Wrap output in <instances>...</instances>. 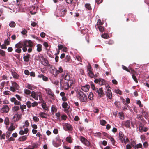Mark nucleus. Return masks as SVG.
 I'll return each mask as SVG.
<instances>
[{
    "label": "nucleus",
    "instance_id": "nucleus-1",
    "mask_svg": "<svg viewBox=\"0 0 149 149\" xmlns=\"http://www.w3.org/2000/svg\"><path fill=\"white\" fill-rule=\"evenodd\" d=\"M77 97L81 102H86L88 99L86 95L81 90L78 91L77 94Z\"/></svg>",
    "mask_w": 149,
    "mask_h": 149
},
{
    "label": "nucleus",
    "instance_id": "nucleus-2",
    "mask_svg": "<svg viewBox=\"0 0 149 149\" xmlns=\"http://www.w3.org/2000/svg\"><path fill=\"white\" fill-rule=\"evenodd\" d=\"M24 46L22 48V50L24 52H26L27 50V47H32L33 46V42L31 40H24Z\"/></svg>",
    "mask_w": 149,
    "mask_h": 149
},
{
    "label": "nucleus",
    "instance_id": "nucleus-3",
    "mask_svg": "<svg viewBox=\"0 0 149 149\" xmlns=\"http://www.w3.org/2000/svg\"><path fill=\"white\" fill-rule=\"evenodd\" d=\"M12 86L10 87V90L13 92L15 91V89L18 90L19 88V85L15 82L11 81Z\"/></svg>",
    "mask_w": 149,
    "mask_h": 149
},
{
    "label": "nucleus",
    "instance_id": "nucleus-4",
    "mask_svg": "<svg viewBox=\"0 0 149 149\" xmlns=\"http://www.w3.org/2000/svg\"><path fill=\"white\" fill-rule=\"evenodd\" d=\"M95 91L98 93L99 96L100 97L104 95V93L103 91L102 87L99 88H95Z\"/></svg>",
    "mask_w": 149,
    "mask_h": 149
},
{
    "label": "nucleus",
    "instance_id": "nucleus-5",
    "mask_svg": "<svg viewBox=\"0 0 149 149\" xmlns=\"http://www.w3.org/2000/svg\"><path fill=\"white\" fill-rule=\"evenodd\" d=\"M110 87L109 85L106 87L107 91L106 92V95L110 99H111L112 97V94L110 90L109 89Z\"/></svg>",
    "mask_w": 149,
    "mask_h": 149
},
{
    "label": "nucleus",
    "instance_id": "nucleus-6",
    "mask_svg": "<svg viewBox=\"0 0 149 149\" xmlns=\"http://www.w3.org/2000/svg\"><path fill=\"white\" fill-rule=\"evenodd\" d=\"M94 82L96 83H98L101 86L104 85L105 83V80L100 78L95 79L94 80Z\"/></svg>",
    "mask_w": 149,
    "mask_h": 149
},
{
    "label": "nucleus",
    "instance_id": "nucleus-7",
    "mask_svg": "<svg viewBox=\"0 0 149 149\" xmlns=\"http://www.w3.org/2000/svg\"><path fill=\"white\" fill-rule=\"evenodd\" d=\"M9 108L8 105L3 106L1 110V112L2 113H6L9 111Z\"/></svg>",
    "mask_w": 149,
    "mask_h": 149
},
{
    "label": "nucleus",
    "instance_id": "nucleus-8",
    "mask_svg": "<svg viewBox=\"0 0 149 149\" xmlns=\"http://www.w3.org/2000/svg\"><path fill=\"white\" fill-rule=\"evenodd\" d=\"M119 137L121 141L123 143H125V136L123 132L121 131H120L119 132Z\"/></svg>",
    "mask_w": 149,
    "mask_h": 149
},
{
    "label": "nucleus",
    "instance_id": "nucleus-9",
    "mask_svg": "<svg viewBox=\"0 0 149 149\" xmlns=\"http://www.w3.org/2000/svg\"><path fill=\"white\" fill-rule=\"evenodd\" d=\"M54 71L55 72V73L54 74V72L53 74L54 75V76L56 77L57 76V74H58L61 73L63 72V70L62 68L61 67H60L59 68L58 70H57L56 69H55Z\"/></svg>",
    "mask_w": 149,
    "mask_h": 149
},
{
    "label": "nucleus",
    "instance_id": "nucleus-10",
    "mask_svg": "<svg viewBox=\"0 0 149 149\" xmlns=\"http://www.w3.org/2000/svg\"><path fill=\"white\" fill-rule=\"evenodd\" d=\"M21 118V115L18 114H16L13 116V118L15 122L19 121L20 120Z\"/></svg>",
    "mask_w": 149,
    "mask_h": 149
},
{
    "label": "nucleus",
    "instance_id": "nucleus-11",
    "mask_svg": "<svg viewBox=\"0 0 149 149\" xmlns=\"http://www.w3.org/2000/svg\"><path fill=\"white\" fill-rule=\"evenodd\" d=\"M41 63L45 66H49L50 67L52 66V65L49 64L48 60L46 58Z\"/></svg>",
    "mask_w": 149,
    "mask_h": 149
},
{
    "label": "nucleus",
    "instance_id": "nucleus-12",
    "mask_svg": "<svg viewBox=\"0 0 149 149\" xmlns=\"http://www.w3.org/2000/svg\"><path fill=\"white\" fill-rule=\"evenodd\" d=\"M24 40L22 41H20L18 43L16 44L15 46V48H19L21 49L22 47L24 46Z\"/></svg>",
    "mask_w": 149,
    "mask_h": 149
},
{
    "label": "nucleus",
    "instance_id": "nucleus-13",
    "mask_svg": "<svg viewBox=\"0 0 149 149\" xmlns=\"http://www.w3.org/2000/svg\"><path fill=\"white\" fill-rule=\"evenodd\" d=\"M11 101L12 102H14L15 105H19L20 104V102L18 101L15 98L12 97L10 99Z\"/></svg>",
    "mask_w": 149,
    "mask_h": 149
},
{
    "label": "nucleus",
    "instance_id": "nucleus-14",
    "mask_svg": "<svg viewBox=\"0 0 149 149\" xmlns=\"http://www.w3.org/2000/svg\"><path fill=\"white\" fill-rule=\"evenodd\" d=\"M90 88V86L89 85H86L85 86H82L81 89L82 90L85 92L88 91Z\"/></svg>",
    "mask_w": 149,
    "mask_h": 149
},
{
    "label": "nucleus",
    "instance_id": "nucleus-15",
    "mask_svg": "<svg viewBox=\"0 0 149 149\" xmlns=\"http://www.w3.org/2000/svg\"><path fill=\"white\" fill-rule=\"evenodd\" d=\"M39 116L43 118H47L48 115L44 112H41L39 113Z\"/></svg>",
    "mask_w": 149,
    "mask_h": 149
},
{
    "label": "nucleus",
    "instance_id": "nucleus-16",
    "mask_svg": "<svg viewBox=\"0 0 149 149\" xmlns=\"http://www.w3.org/2000/svg\"><path fill=\"white\" fill-rule=\"evenodd\" d=\"M51 112L52 114L54 115L55 112H56L57 110V108L56 106L53 105L51 107Z\"/></svg>",
    "mask_w": 149,
    "mask_h": 149
},
{
    "label": "nucleus",
    "instance_id": "nucleus-17",
    "mask_svg": "<svg viewBox=\"0 0 149 149\" xmlns=\"http://www.w3.org/2000/svg\"><path fill=\"white\" fill-rule=\"evenodd\" d=\"M30 54H27L26 55L24 56L23 57V59L24 61L26 62H28L29 61V58H30Z\"/></svg>",
    "mask_w": 149,
    "mask_h": 149
},
{
    "label": "nucleus",
    "instance_id": "nucleus-18",
    "mask_svg": "<svg viewBox=\"0 0 149 149\" xmlns=\"http://www.w3.org/2000/svg\"><path fill=\"white\" fill-rule=\"evenodd\" d=\"M12 74L13 77L16 79H18L19 77V75L15 71H13L12 72Z\"/></svg>",
    "mask_w": 149,
    "mask_h": 149
},
{
    "label": "nucleus",
    "instance_id": "nucleus-19",
    "mask_svg": "<svg viewBox=\"0 0 149 149\" xmlns=\"http://www.w3.org/2000/svg\"><path fill=\"white\" fill-rule=\"evenodd\" d=\"M65 126L66 128L68 130H71L72 129V126L68 123H65Z\"/></svg>",
    "mask_w": 149,
    "mask_h": 149
},
{
    "label": "nucleus",
    "instance_id": "nucleus-20",
    "mask_svg": "<svg viewBox=\"0 0 149 149\" xmlns=\"http://www.w3.org/2000/svg\"><path fill=\"white\" fill-rule=\"evenodd\" d=\"M27 136L26 135H25L22 137H20L18 139V140L20 141H24L27 139Z\"/></svg>",
    "mask_w": 149,
    "mask_h": 149
},
{
    "label": "nucleus",
    "instance_id": "nucleus-21",
    "mask_svg": "<svg viewBox=\"0 0 149 149\" xmlns=\"http://www.w3.org/2000/svg\"><path fill=\"white\" fill-rule=\"evenodd\" d=\"M36 94L35 92L33 91L31 92V96L36 100H38V97L37 96L36 97Z\"/></svg>",
    "mask_w": 149,
    "mask_h": 149
},
{
    "label": "nucleus",
    "instance_id": "nucleus-22",
    "mask_svg": "<svg viewBox=\"0 0 149 149\" xmlns=\"http://www.w3.org/2000/svg\"><path fill=\"white\" fill-rule=\"evenodd\" d=\"M125 126L127 127L130 128V122L129 120H127L124 123Z\"/></svg>",
    "mask_w": 149,
    "mask_h": 149
},
{
    "label": "nucleus",
    "instance_id": "nucleus-23",
    "mask_svg": "<svg viewBox=\"0 0 149 149\" xmlns=\"http://www.w3.org/2000/svg\"><path fill=\"white\" fill-rule=\"evenodd\" d=\"M42 46L41 44H38L37 45V51L40 52L42 50Z\"/></svg>",
    "mask_w": 149,
    "mask_h": 149
},
{
    "label": "nucleus",
    "instance_id": "nucleus-24",
    "mask_svg": "<svg viewBox=\"0 0 149 149\" xmlns=\"http://www.w3.org/2000/svg\"><path fill=\"white\" fill-rule=\"evenodd\" d=\"M95 27L96 29H98L101 32H103L104 31V28L102 26H95Z\"/></svg>",
    "mask_w": 149,
    "mask_h": 149
},
{
    "label": "nucleus",
    "instance_id": "nucleus-25",
    "mask_svg": "<svg viewBox=\"0 0 149 149\" xmlns=\"http://www.w3.org/2000/svg\"><path fill=\"white\" fill-rule=\"evenodd\" d=\"M67 106L68 104L66 102H64L62 104V106L63 108L65 109V111H67L68 109H67Z\"/></svg>",
    "mask_w": 149,
    "mask_h": 149
},
{
    "label": "nucleus",
    "instance_id": "nucleus-26",
    "mask_svg": "<svg viewBox=\"0 0 149 149\" xmlns=\"http://www.w3.org/2000/svg\"><path fill=\"white\" fill-rule=\"evenodd\" d=\"M142 144L141 143H139L136 145H132V147L134 148H142Z\"/></svg>",
    "mask_w": 149,
    "mask_h": 149
},
{
    "label": "nucleus",
    "instance_id": "nucleus-27",
    "mask_svg": "<svg viewBox=\"0 0 149 149\" xmlns=\"http://www.w3.org/2000/svg\"><path fill=\"white\" fill-rule=\"evenodd\" d=\"M103 23L102 22H101V20L99 19L98 20L97 22V24L95 26H102V25L103 24Z\"/></svg>",
    "mask_w": 149,
    "mask_h": 149
},
{
    "label": "nucleus",
    "instance_id": "nucleus-28",
    "mask_svg": "<svg viewBox=\"0 0 149 149\" xmlns=\"http://www.w3.org/2000/svg\"><path fill=\"white\" fill-rule=\"evenodd\" d=\"M15 129V127L13 125V123H11V125L9 127L8 130L10 132L14 130Z\"/></svg>",
    "mask_w": 149,
    "mask_h": 149
},
{
    "label": "nucleus",
    "instance_id": "nucleus-29",
    "mask_svg": "<svg viewBox=\"0 0 149 149\" xmlns=\"http://www.w3.org/2000/svg\"><path fill=\"white\" fill-rule=\"evenodd\" d=\"M88 98L91 100H93V94L92 92H90L88 95Z\"/></svg>",
    "mask_w": 149,
    "mask_h": 149
},
{
    "label": "nucleus",
    "instance_id": "nucleus-30",
    "mask_svg": "<svg viewBox=\"0 0 149 149\" xmlns=\"http://www.w3.org/2000/svg\"><path fill=\"white\" fill-rule=\"evenodd\" d=\"M5 124L7 125H8L9 124V118L6 117L5 118L4 120Z\"/></svg>",
    "mask_w": 149,
    "mask_h": 149
},
{
    "label": "nucleus",
    "instance_id": "nucleus-31",
    "mask_svg": "<svg viewBox=\"0 0 149 149\" xmlns=\"http://www.w3.org/2000/svg\"><path fill=\"white\" fill-rule=\"evenodd\" d=\"M38 59H36L37 60H39L40 62L42 63L43 61L45 59V58H44L43 56H38Z\"/></svg>",
    "mask_w": 149,
    "mask_h": 149
},
{
    "label": "nucleus",
    "instance_id": "nucleus-32",
    "mask_svg": "<svg viewBox=\"0 0 149 149\" xmlns=\"http://www.w3.org/2000/svg\"><path fill=\"white\" fill-rule=\"evenodd\" d=\"M70 59V56L67 55L65 58L64 61L66 62H68Z\"/></svg>",
    "mask_w": 149,
    "mask_h": 149
},
{
    "label": "nucleus",
    "instance_id": "nucleus-33",
    "mask_svg": "<svg viewBox=\"0 0 149 149\" xmlns=\"http://www.w3.org/2000/svg\"><path fill=\"white\" fill-rule=\"evenodd\" d=\"M42 106L43 108V109L44 110V111L45 112L46 110L48 111V108L46 106V104L45 103L43 104H42Z\"/></svg>",
    "mask_w": 149,
    "mask_h": 149
},
{
    "label": "nucleus",
    "instance_id": "nucleus-34",
    "mask_svg": "<svg viewBox=\"0 0 149 149\" xmlns=\"http://www.w3.org/2000/svg\"><path fill=\"white\" fill-rule=\"evenodd\" d=\"M86 8L88 10H91L92 8L91 5L90 4L86 3L85 5Z\"/></svg>",
    "mask_w": 149,
    "mask_h": 149
},
{
    "label": "nucleus",
    "instance_id": "nucleus-35",
    "mask_svg": "<svg viewBox=\"0 0 149 149\" xmlns=\"http://www.w3.org/2000/svg\"><path fill=\"white\" fill-rule=\"evenodd\" d=\"M66 140L70 143H71L72 142V138L71 136H68L66 139Z\"/></svg>",
    "mask_w": 149,
    "mask_h": 149
},
{
    "label": "nucleus",
    "instance_id": "nucleus-36",
    "mask_svg": "<svg viewBox=\"0 0 149 149\" xmlns=\"http://www.w3.org/2000/svg\"><path fill=\"white\" fill-rule=\"evenodd\" d=\"M101 37L104 38H107L109 36L107 33H104V34L102 35Z\"/></svg>",
    "mask_w": 149,
    "mask_h": 149
},
{
    "label": "nucleus",
    "instance_id": "nucleus-37",
    "mask_svg": "<svg viewBox=\"0 0 149 149\" xmlns=\"http://www.w3.org/2000/svg\"><path fill=\"white\" fill-rule=\"evenodd\" d=\"M15 25V23L13 21L11 22L9 24V26L11 27H14Z\"/></svg>",
    "mask_w": 149,
    "mask_h": 149
},
{
    "label": "nucleus",
    "instance_id": "nucleus-38",
    "mask_svg": "<svg viewBox=\"0 0 149 149\" xmlns=\"http://www.w3.org/2000/svg\"><path fill=\"white\" fill-rule=\"evenodd\" d=\"M58 143H57L56 142H54L53 143V145L56 147H58L61 145V142H58Z\"/></svg>",
    "mask_w": 149,
    "mask_h": 149
},
{
    "label": "nucleus",
    "instance_id": "nucleus-39",
    "mask_svg": "<svg viewBox=\"0 0 149 149\" xmlns=\"http://www.w3.org/2000/svg\"><path fill=\"white\" fill-rule=\"evenodd\" d=\"M24 92L26 95H29L31 94V91L28 89H25L24 91Z\"/></svg>",
    "mask_w": 149,
    "mask_h": 149
},
{
    "label": "nucleus",
    "instance_id": "nucleus-40",
    "mask_svg": "<svg viewBox=\"0 0 149 149\" xmlns=\"http://www.w3.org/2000/svg\"><path fill=\"white\" fill-rule=\"evenodd\" d=\"M13 109L14 111H16L19 110L20 109L19 107L18 106H15L13 108Z\"/></svg>",
    "mask_w": 149,
    "mask_h": 149
},
{
    "label": "nucleus",
    "instance_id": "nucleus-41",
    "mask_svg": "<svg viewBox=\"0 0 149 149\" xmlns=\"http://www.w3.org/2000/svg\"><path fill=\"white\" fill-rule=\"evenodd\" d=\"M71 79V78H70V75L69 74H67L64 77L65 79L68 81Z\"/></svg>",
    "mask_w": 149,
    "mask_h": 149
},
{
    "label": "nucleus",
    "instance_id": "nucleus-42",
    "mask_svg": "<svg viewBox=\"0 0 149 149\" xmlns=\"http://www.w3.org/2000/svg\"><path fill=\"white\" fill-rule=\"evenodd\" d=\"M119 116H120V118L122 119L123 120L124 118V115L123 113L122 112H119L118 113Z\"/></svg>",
    "mask_w": 149,
    "mask_h": 149
},
{
    "label": "nucleus",
    "instance_id": "nucleus-43",
    "mask_svg": "<svg viewBox=\"0 0 149 149\" xmlns=\"http://www.w3.org/2000/svg\"><path fill=\"white\" fill-rule=\"evenodd\" d=\"M0 55H1L2 56H4L5 55V51L3 50L0 49Z\"/></svg>",
    "mask_w": 149,
    "mask_h": 149
},
{
    "label": "nucleus",
    "instance_id": "nucleus-44",
    "mask_svg": "<svg viewBox=\"0 0 149 149\" xmlns=\"http://www.w3.org/2000/svg\"><path fill=\"white\" fill-rule=\"evenodd\" d=\"M47 93L48 94L51 96H53L54 95L53 93L50 89L48 90Z\"/></svg>",
    "mask_w": 149,
    "mask_h": 149
},
{
    "label": "nucleus",
    "instance_id": "nucleus-45",
    "mask_svg": "<svg viewBox=\"0 0 149 149\" xmlns=\"http://www.w3.org/2000/svg\"><path fill=\"white\" fill-rule=\"evenodd\" d=\"M109 139H110L111 140V141L112 143V144L113 145H114L115 141L114 140V139L111 136H109Z\"/></svg>",
    "mask_w": 149,
    "mask_h": 149
},
{
    "label": "nucleus",
    "instance_id": "nucleus-46",
    "mask_svg": "<svg viewBox=\"0 0 149 149\" xmlns=\"http://www.w3.org/2000/svg\"><path fill=\"white\" fill-rule=\"evenodd\" d=\"M66 11L65 9H62L61 11V16H63L64 15L66 12Z\"/></svg>",
    "mask_w": 149,
    "mask_h": 149
},
{
    "label": "nucleus",
    "instance_id": "nucleus-47",
    "mask_svg": "<svg viewBox=\"0 0 149 149\" xmlns=\"http://www.w3.org/2000/svg\"><path fill=\"white\" fill-rule=\"evenodd\" d=\"M28 31L26 29H24L21 31V33L24 35H25L26 34V36L27 35L26 33H27Z\"/></svg>",
    "mask_w": 149,
    "mask_h": 149
},
{
    "label": "nucleus",
    "instance_id": "nucleus-48",
    "mask_svg": "<svg viewBox=\"0 0 149 149\" xmlns=\"http://www.w3.org/2000/svg\"><path fill=\"white\" fill-rule=\"evenodd\" d=\"M100 124L102 125H104L106 123V121L103 120H100Z\"/></svg>",
    "mask_w": 149,
    "mask_h": 149
},
{
    "label": "nucleus",
    "instance_id": "nucleus-49",
    "mask_svg": "<svg viewBox=\"0 0 149 149\" xmlns=\"http://www.w3.org/2000/svg\"><path fill=\"white\" fill-rule=\"evenodd\" d=\"M132 78L133 79V80H134V81L136 82V83H138V80L137 79L136 77V76L134 75V74H132Z\"/></svg>",
    "mask_w": 149,
    "mask_h": 149
},
{
    "label": "nucleus",
    "instance_id": "nucleus-50",
    "mask_svg": "<svg viewBox=\"0 0 149 149\" xmlns=\"http://www.w3.org/2000/svg\"><path fill=\"white\" fill-rule=\"evenodd\" d=\"M88 73L89 76L91 78L93 77L94 76V74L93 73L92 70L88 71Z\"/></svg>",
    "mask_w": 149,
    "mask_h": 149
},
{
    "label": "nucleus",
    "instance_id": "nucleus-51",
    "mask_svg": "<svg viewBox=\"0 0 149 149\" xmlns=\"http://www.w3.org/2000/svg\"><path fill=\"white\" fill-rule=\"evenodd\" d=\"M136 103L137 104H138L140 107H143V105L141 104V102L139 100H137Z\"/></svg>",
    "mask_w": 149,
    "mask_h": 149
},
{
    "label": "nucleus",
    "instance_id": "nucleus-52",
    "mask_svg": "<svg viewBox=\"0 0 149 149\" xmlns=\"http://www.w3.org/2000/svg\"><path fill=\"white\" fill-rule=\"evenodd\" d=\"M31 103L30 101H28L26 102V105L29 108H30L31 107Z\"/></svg>",
    "mask_w": 149,
    "mask_h": 149
},
{
    "label": "nucleus",
    "instance_id": "nucleus-53",
    "mask_svg": "<svg viewBox=\"0 0 149 149\" xmlns=\"http://www.w3.org/2000/svg\"><path fill=\"white\" fill-rule=\"evenodd\" d=\"M65 85H64V88L66 89H67L69 88V82L66 83L65 84Z\"/></svg>",
    "mask_w": 149,
    "mask_h": 149
},
{
    "label": "nucleus",
    "instance_id": "nucleus-54",
    "mask_svg": "<svg viewBox=\"0 0 149 149\" xmlns=\"http://www.w3.org/2000/svg\"><path fill=\"white\" fill-rule=\"evenodd\" d=\"M33 119L35 121L38 122L39 121V118L37 116H33Z\"/></svg>",
    "mask_w": 149,
    "mask_h": 149
},
{
    "label": "nucleus",
    "instance_id": "nucleus-55",
    "mask_svg": "<svg viewBox=\"0 0 149 149\" xmlns=\"http://www.w3.org/2000/svg\"><path fill=\"white\" fill-rule=\"evenodd\" d=\"M129 72L131 73H132L133 74L134 73L135 71L133 69H132L131 68H129V70L128 71Z\"/></svg>",
    "mask_w": 149,
    "mask_h": 149
},
{
    "label": "nucleus",
    "instance_id": "nucleus-56",
    "mask_svg": "<svg viewBox=\"0 0 149 149\" xmlns=\"http://www.w3.org/2000/svg\"><path fill=\"white\" fill-rule=\"evenodd\" d=\"M87 139L84 137L81 136V137L80 140L84 143Z\"/></svg>",
    "mask_w": 149,
    "mask_h": 149
},
{
    "label": "nucleus",
    "instance_id": "nucleus-57",
    "mask_svg": "<svg viewBox=\"0 0 149 149\" xmlns=\"http://www.w3.org/2000/svg\"><path fill=\"white\" fill-rule=\"evenodd\" d=\"M115 92L117 94H118L120 95H121L122 94L121 91L119 89L115 90Z\"/></svg>",
    "mask_w": 149,
    "mask_h": 149
},
{
    "label": "nucleus",
    "instance_id": "nucleus-58",
    "mask_svg": "<svg viewBox=\"0 0 149 149\" xmlns=\"http://www.w3.org/2000/svg\"><path fill=\"white\" fill-rule=\"evenodd\" d=\"M61 120H65L67 118V116L66 115H63L61 116Z\"/></svg>",
    "mask_w": 149,
    "mask_h": 149
},
{
    "label": "nucleus",
    "instance_id": "nucleus-59",
    "mask_svg": "<svg viewBox=\"0 0 149 149\" xmlns=\"http://www.w3.org/2000/svg\"><path fill=\"white\" fill-rule=\"evenodd\" d=\"M87 31V29H81V33L84 34L86 33Z\"/></svg>",
    "mask_w": 149,
    "mask_h": 149
},
{
    "label": "nucleus",
    "instance_id": "nucleus-60",
    "mask_svg": "<svg viewBox=\"0 0 149 149\" xmlns=\"http://www.w3.org/2000/svg\"><path fill=\"white\" fill-rule=\"evenodd\" d=\"M17 48L15 50V51L16 52H17L18 53H20L21 52L22 50L21 49L19 48Z\"/></svg>",
    "mask_w": 149,
    "mask_h": 149
},
{
    "label": "nucleus",
    "instance_id": "nucleus-61",
    "mask_svg": "<svg viewBox=\"0 0 149 149\" xmlns=\"http://www.w3.org/2000/svg\"><path fill=\"white\" fill-rule=\"evenodd\" d=\"M102 134L103 135H104L105 136L107 137L108 139L109 138V136H110L109 135H108V134H107V133L104 132H102Z\"/></svg>",
    "mask_w": 149,
    "mask_h": 149
},
{
    "label": "nucleus",
    "instance_id": "nucleus-62",
    "mask_svg": "<svg viewBox=\"0 0 149 149\" xmlns=\"http://www.w3.org/2000/svg\"><path fill=\"white\" fill-rule=\"evenodd\" d=\"M84 144L86 146H88L90 145V143L87 140L85 141L84 143Z\"/></svg>",
    "mask_w": 149,
    "mask_h": 149
},
{
    "label": "nucleus",
    "instance_id": "nucleus-63",
    "mask_svg": "<svg viewBox=\"0 0 149 149\" xmlns=\"http://www.w3.org/2000/svg\"><path fill=\"white\" fill-rule=\"evenodd\" d=\"M148 144L147 142H145L143 143V146L145 148H147L148 146Z\"/></svg>",
    "mask_w": 149,
    "mask_h": 149
},
{
    "label": "nucleus",
    "instance_id": "nucleus-64",
    "mask_svg": "<svg viewBox=\"0 0 149 149\" xmlns=\"http://www.w3.org/2000/svg\"><path fill=\"white\" fill-rule=\"evenodd\" d=\"M42 79L44 81H47L48 80V77L44 75L42 78Z\"/></svg>",
    "mask_w": 149,
    "mask_h": 149
}]
</instances>
